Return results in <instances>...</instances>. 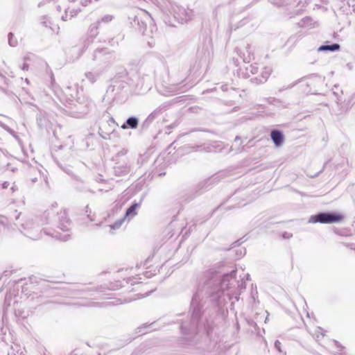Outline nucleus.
Here are the masks:
<instances>
[{"label":"nucleus","instance_id":"nucleus-1","mask_svg":"<svg viewBox=\"0 0 355 355\" xmlns=\"http://www.w3.org/2000/svg\"><path fill=\"white\" fill-rule=\"evenodd\" d=\"M44 214H46V216H52L55 218L62 230L66 231L68 230V225L70 223V220L65 209L58 207L57 204L52 205L50 208L45 211Z\"/></svg>","mask_w":355,"mask_h":355},{"label":"nucleus","instance_id":"nucleus-2","mask_svg":"<svg viewBox=\"0 0 355 355\" xmlns=\"http://www.w3.org/2000/svg\"><path fill=\"white\" fill-rule=\"evenodd\" d=\"M344 216L339 213H321L311 217V221L316 223H337L344 220Z\"/></svg>","mask_w":355,"mask_h":355},{"label":"nucleus","instance_id":"nucleus-3","mask_svg":"<svg viewBox=\"0 0 355 355\" xmlns=\"http://www.w3.org/2000/svg\"><path fill=\"white\" fill-rule=\"evenodd\" d=\"M271 139L276 146H280L284 141V136L279 130H272L270 133Z\"/></svg>","mask_w":355,"mask_h":355},{"label":"nucleus","instance_id":"nucleus-4","mask_svg":"<svg viewBox=\"0 0 355 355\" xmlns=\"http://www.w3.org/2000/svg\"><path fill=\"white\" fill-rule=\"evenodd\" d=\"M138 125V120L137 119L135 118V117H130L129 119H128V120L126 121V123H124L121 128L123 129H126L128 128H136Z\"/></svg>","mask_w":355,"mask_h":355},{"label":"nucleus","instance_id":"nucleus-5","mask_svg":"<svg viewBox=\"0 0 355 355\" xmlns=\"http://www.w3.org/2000/svg\"><path fill=\"white\" fill-rule=\"evenodd\" d=\"M139 207L137 203H134L126 211L125 218L133 217L137 214V209Z\"/></svg>","mask_w":355,"mask_h":355},{"label":"nucleus","instance_id":"nucleus-6","mask_svg":"<svg viewBox=\"0 0 355 355\" xmlns=\"http://www.w3.org/2000/svg\"><path fill=\"white\" fill-rule=\"evenodd\" d=\"M340 49V46L338 44H334L332 45H323L319 48L320 51H337Z\"/></svg>","mask_w":355,"mask_h":355},{"label":"nucleus","instance_id":"nucleus-7","mask_svg":"<svg viewBox=\"0 0 355 355\" xmlns=\"http://www.w3.org/2000/svg\"><path fill=\"white\" fill-rule=\"evenodd\" d=\"M124 219H121L116 222H115L113 225H110L111 229L112 230H116L119 229L122 223H123Z\"/></svg>","mask_w":355,"mask_h":355}]
</instances>
